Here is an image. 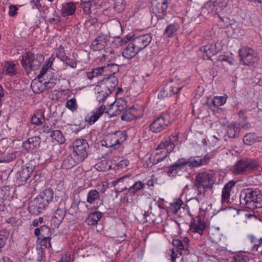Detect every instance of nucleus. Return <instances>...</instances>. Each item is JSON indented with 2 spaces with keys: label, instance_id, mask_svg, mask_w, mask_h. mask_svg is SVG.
<instances>
[{
  "label": "nucleus",
  "instance_id": "393cba45",
  "mask_svg": "<svg viewBox=\"0 0 262 262\" xmlns=\"http://www.w3.org/2000/svg\"><path fill=\"white\" fill-rule=\"evenodd\" d=\"M40 142L41 139L39 137H32L23 142L22 147L28 151H33L39 146Z\"/></svg>",
  "mask_w": 262,
  "mask_h": 262
},
{
  "label": "nucleus",
  "instance_id": "f8f14e48",
  "mask_svg": "<svg viewBox=\"0 0 262 262\" xmlns=\"http://www.w3.org/2000/svg\"><path fill=\"white\" fill-rule=\"evenodd\" d=\"M257 163L252 159L241 160L234 166V172L235 174H243L245 172L255 169Z\"/></svg>",
  "mask_w": 262,
  "mask_h": 262
},
{
  "label": "nucleus",
  "instance_id": "423d86ee",
  "mask_svg": "<svg viewBox=\"0 0 262 262\" xmlns=\"http://www.w3.org/2000/svg\"><path fill=\"white\" fill-rule=\"evenodd\" d=\"M119 67L115 63H108L106 66H102L95 68L92 71L87 73V77L92 80L99 76L104 77L115 76L114 75L118 72Z\"/></svg>",
  "mask_w": 262,
  "mask_h": 262
},
{
  "label": "nucleus",
  "instance_id": "dca6fc26",
  "mask_svg": "<svg viewBox=\"0 0 262 262\" xmlns=\"http://www.w3.org/2000/svg\"><path fill=\"white\" fill-rule=\"evenodd\" d=\"M169 116H160L157 118L150 124V128L154 133H160L165 129L171 122L168 119Z\"/></svg>",
  "mask_w": 262,
  "mask_h": 262
},
{
  "label": "nucleus",
  "instance_id": "6e6552de",
  "mask_svg": "<svg viewBox=\"0 0 262 262\" xmlns=\"http://www.w3.org/2000/svg\"><path fill=\"white\" fill-rule=\"evenodd\" d=\"M21 64L26 69L36 70L40 66L44 60V56L40 54H35L31 52H27L21 56Z\"/></svg>",
  "mask_w": 262,
  "mask_h": 262
},
{
  "label": "nucleus",
  "instance_id": "4468645a",
  "mask_svg": "<svg viewBox=\"0 0 262 262\" xmlns=\"http://www.w3.org/2000/svg\"><path fill=\"white\" fill-rule=\"evenodd\" d=\"M183 86H178L176 79H171L166 83V85L160 91L158 95L159 98L163 99L166 97L171 96L179 92Z\"/></svg>",
  "mask_w": 262,
  "mask_h": 262
},
{
  "label": "nucleus",
  "instance_id": "7c9ffc66",
  "mask_svg": "<svg viewBox=\"0 0 262 262\" xmlns=\"http://www.w3.org/2000/svg\"><path fill=\"white\" fill-rule=\"evenodd\" d=\"M107 88H109L112 93L115 90L118 85V79L116 76H110L104 78L101 81Z\"/></svg>",
  "mask_w": 262,
  "mask_h": 262
},
{
  "label": "nucleus",
  "instance_id": "c756f323",
  "mask_svg": "<svg viewBox=\"0 0 262 262\" xmlns=\"http://www.w3.org/2000/svg\"><path fill=\"white\" fill-rule=\"evenodd\" d=\"M76 8L75 4L72 2L63 4L62 8V15L63 16H68L74 14Z\"/></svg>",
  "mask_w": 262,
  "mask_h": 262
},
{
  "label": "nucleus",
  "instance_id": "e433bc0d",
  "mask_svg": "<svg viewBox=\"0 0 262 262\" xmlns=\"http://www.w3.org/2000/svg\"><path fill=\"white\" fill-rule=\"evenodd\" d=\"M45 120L44 113L42 112H37L31 117V123L33 124L40 125Z\"/></svg>",
  "mask_w": 262,
  "mask_h": 262
},
{
  "label": "nucleus",
  "instance_id": "39448f33",
  "mask_svg": "<svg viewBox=\"0 0 262 262\" xmlns=\"http://www.w3.org/2000/svg\"><path fill=\"white\" fill-rule=\"evenodd\" d=\"M127 135L122 131L112 132L106 135L101 141L103 146L116 149L120 144L126 140Z\"/></svg>",
  "mask_w": 262,
  "mask_h": 262
},
{
  "label": "nucleus",
  "instance_id": "c85d7f7f",
  "mask_svg": "<svg viewBox=\"0 0 262 262\" xmlns=\"http://www.w3.org/2000/svg\"><path fill=\"white\" fill-rule=\"evenodd\" d=\"M227 133L230 138H237L240 133V124L235 122L232 123L227 126Z\"/></svg>",
  "mask_w": 262,
  "mask_h": 262
},
{
  "label": "nucleus",
  "instance_id": "79ce46f5",
  "mask_svg": "<svg viewBox=\"0 0 262 262\" xmlns=\"http://www.w3.org/2000/svg\"><path fill=\"white\" fill-rule=\"evenodd\" d=\"M258 60L257 55L255 52L253 54L248 56L245 58L243 59L241 61L244 63L245 65L247 66H252L255 62Z\"/></svg>",
  "mask_w": 262,
  "mask_h": 262
},
{
  "label": "nucleus",
  "instance_id": "de8ad7c7",
  "mask_svg": "<svg viewBox=\"0 0 262 262\" xmlns=\"http://www.w3.org/2000/svg\"><path fill=\"white\" fill-rule=\"evenodd\" d=\"M114 9L118 12L122 11L125 7V3L124 0H115Z\"/></svg>",
  "mask_w": 262,
  "mask_h": 262
},
{
  "label": "nucleus",
  "instance_id": "3c124183",
  "mask_svg": "<svg viewBox=\"0 0 262 262\" xmlns=\"http://www.w3.org/2000/svg\"><path fill=\"white\" fill-rule=\"evenodd\" d=\"M66 107L73 112L75 111L77 108L76 99L73 98L68 100L66 103Z\"/></svg>",
  "mask_w": 262,
  "mask_h": 262
},
{
  "label": "nucleus",
  "instance_id": "1a4fd4ad",
  "mask_svg": "<svg viewBox=\"0 0 262 262\" xmlns=\"http://www.w3.org/2000/svg\"><path fill=\"white\" fill-rule=\"evenodd\" d=\"M74 156H75L80 162L83 161L88 156L89 145L86 141L83 139L75 140L73 143Z\"/></svg>",
  "mask_w": 262,
  "mask_h": 262
},
{
  "label": "nucleus",
  "instance_id": "a211bd4d",
  "mask_svg": "<svg viewBox=\"0 0 262 262\" xmlns=\"http://www.w3.org/2000/svg\"><path fill=\"white\" fill-rule=\"evenodd\" d=\"M33 171L32 167L22 166L16 172V182L19 185L25 183L30 178Z\"/></svg>",
  "mask_w": 262,
  "mask_h": 262
},
{
  "label": "nucleus",
  "instance_id": "052dcab7",
  "mask_svg": "<svg viewBox=\"0 0 262 262\" xmlns=\"http://www.w3.org/2000/svg\"><path fill=\"white\" fill-rule=\"evenodd\" d=\"M16 158L15 154L11 153L9 155H8L6 157L4 158L3 159H0V163L3 162H10L14 159H15Z\"/></svg>",
  "mask_w": 262,
  "mask_h": 262
},
{
  "label": "nucleus",
  "instance_id": "cd10ccee",
  "mask_svg": "<svg viewBox=\"0 0 262 262\" xmlns=\"http://www.w3.org/2000/svg\"><path fill=\"white\" fill-rule=\"evenodd\" d=\"M80 162V161L75 156H74V154L72 153L68 156L63 160L61 165V167L62 169H69L73 167Z\"/></svg>",
  "mask_w": 262,
  "mask_h": 262
},
{
  "label": "nucleus",
  "instance_id": "f3484780",
  "mask_svg": "<svg viewBox=\"0 0 262 262\" xmlns=\"http://www.w3.org/2000/svg\"><path fill=\"white\" fill-rule=\"evenodd\" d=\"M131 40L140 51L147 47L152 40L150 34H145L138 36H131Z\"/></svg>",
  "mask_w": 262,
  "mask_h": 262
},
{
  "label": "nucleus",
  "instance_id": "c9c22d12",
  "mask_svg": "<svg viewBox=\"0 0 262 262\" xmlns=\"http://www.w3.org/2000/svg\"><path fill=\"white\" fill-rule=\"evenodd\" d=\"M15 66V64L12 62H5L3 67L2 74L10 76L15 75L16 74Z\"/></svg>",
  "mask_w": 262,
  "mask_h": 262
},
{
  "label": "nucleus",
  "instance_id": "0e129e2a",
  "mask_svg": "<svg viewBox=\"0 0 262 262\" xmlns=\"http://www.w3.org/2000/svg\"><path fill=\"white\" fill-rule=\"evenodd\" d=\"M262 246V237L258 238L256 243L253 246V249L258 251V249Z\"/></svg>",
  "mask_w": 262,
  "mask_h": 262
},
{
  "label": "nucleus",
  "instance_id": "6e6d98bb",
  "mask_svg": "<svg viewBox=\"0 0 262 262\" xmlns=\"http://www.w3.org/2000/svg\"><path fill=\"white\" fill-rule=\"evenodd\" d=\"M62 61H63L66 64L70 66L71 68L73 69H75L77 67L76 61L73 59H71L69 58L68 56H67L64 59V60H62Z\"/></svg>",
  "mask_w": 262,
  "mask_h": 262
},
{
  "label": "nucleus",
  "instance_id": "8fccbe9b",
  "mask_svg": "<svg viewBox=\"0 0 262 262\" xmlns=\"http://www.w3.org/2000/svg\"><path fill=\"white\" fill-rule=\"evenodd\" d=\"M56 54L57 57L60 59L61 61L64 60V59L67 57L64 48L61 45H59L57 48Z\"/></svg>",
  "mask_w": 262,
  "mask_h": 262
},
{
  "label": "nucleus",
  "instance_id": "4be33fe9",
  "mask_svg": "<svg viewBox=\"0 0 262 262\" xmlns=\"http://www.w3.org/2000/svg\"><path fill=\"white\" fill-rule=\"evenodd\" d=\"M220 43H210L203 46L201 48V51L203 52L204 59H211L212 56L216 55L219 52L221 49L219 46Z\"/></svg>",
  "mask_w": 262,
  "mask_h": 262
},
{
  "label": "nucleus",
  "instance_id": "5fc2aeb1",
  "mask_svg": "<svg viewBox=\"0 0 262 262\" xmlns=\"http://www.w3.org/2000/svg\"><path fill=\"white\" fill-rule=\"evenodd\" d=\"M218 60L226 62L231 65L234 64V59L233 58V57L230 56L226 55H220L219 56Z\"/></svg>",
  "mask_w": 262,
  "mask_h": 262
},
{
  "label": "nucleus",
  "instance_id": "4d7b16f0",
  "mask_svg": "<svg viewBox=\"0 0 262 262\" xmlns=\"http://www.w3.org/2000/svg\"><path fill=\"white\" fill-rule=\"evenodd\" d=\"M234 262H249L247 256L242 254H237L234 256Z\"/></svg>",
  "mask_w": 262,
  "mask_h": 262
},
{
  "label": "nucleus",
  "instance_id": "603ef678",
  "mask_svg": "<svg viewBox=\"0 0 262 262\" xmlns=\"http://www.w3.org/2000/svg\"><path fill=\"white\" fill-rule=\"evenodd\" d=\"M226 102V99L223 97H215L212 100V103L215 106L223 105Z\"/></svg>",
  "mask_w": 262,
  "mask_h": 262
},
{
  "label": "nucleus",
  "instance_id": "2eb2a0df",
  "mask_svg": "<svg viewBox=\"0 0 262 262\" xmlns=\"http://www.w3.org/2000/svg\"><path fill=\"white\" fill-rule=\"evenodd\" d=\"M151 8L152 12L158 19H162L166 15L167 0H152Z\"/></svg>",
  "mask_w": 262,
  "mask_h": 262
},
{
  "label": "nucleus",
  "instance_id": "6ab92c4d",
  "mask_svg": "<svg viewBox=\"0 0 262 262\" xmlns=\"http://www.w3.org/2000/svg\"><path fill=\"white\" fill-rule=\"evenodd\" d=\"M186 166V163L184 158L179 159L177 161L169 166L166 173L167 176L170 177H176L177 176H180L182 172V168Z\"/></svg>",
  "mask_w": 262,
  "mask_h": 262
},
{
  "label": "nucleus",
  "instance_id": "ea45409f",
  "mask_svg": "<svg viewBox=\"0 0 262 262\" xmlns=\"http://www.w3.org/2000/svg\"><path fill=\"white\" fill-rule=\"evenodd\" d=\"M254 52H255L254 50L250 47H243L241 48L238 51L241 60L245 58L250 54H253Z\"/></svg>",
  "mask_w": 262,
  "mask_h": 262
},
{
  "label": "nucleus",
  "instance_id": "69168bd1",
  "mask_svg": "<svg viewBox=\"0 0 262 262\" xmlns=\"http://www.w3.org/2000/svg\"><path fill=\"white\" fill-rule=\"evenodd\" d=\"M53 128L51 124H45L42 127V131L45 133H52Z\"/></svg>",
  "mask_w": 262,
  "mask_h": 262
},
{
  "label": "nucleus",
  "instance_id": "f03ea898",
  "mask_svg": "<svg viewBox=\"0 0 262 262\" xmlns=\"http://www.w3.org/2000/svg\"><path fill=\"white\" fill-rule=\"evenodd\" d=\"M239 199L241 204L249 209L254 210L261 207L262 194L259 191L245 189L241 191Z\"/></svg>",
  "mask_w": 262,
  "mask_h": 262
},
{
  "label": "nucleus",
  "instance_id": "bf43d9fd",
  "mask_svg": "<svg viewBox=\"0 0 262 262\" xmlns=\"http://www.w3.org/2000/svg\"><path fill=\"white\" fill-rule=\"evenodd\" d=\"M99 117H100L96 113H95L90 117L88 116L86 118H85V120L86 122H88L90 125H92L98 120Z\"/></svg>",
  "mask_w": 262,
  "mask_h": 262
},
{
  "label": "nucleus",
  "instance_id": "e2e57ef3",
  "mask_svg": "<svg viewBox=\"0 0 262 262\" xmlns=\"http://www.w3.org/2000/svg\"><path fill=\"white\" fill-rule=\"evenodd\" d=\"M157 151H159V150H157ZM163 152H162V150L161 151H157V152L156 154V155L154 156H150V158H149V160L151 162H152L154 164H158L159 162H156V161H155L156 159H155L156 158V157L159 155V156L160 157V158H162V156L163 155V154H162Z\"/></svg>",
  "mask_w": 262,
  "mask_h": 262
},
{
  "label": "nucleus",
  "instance_id": "58836bf2",
  "mask_svg": "<svg viewBox=\"0 0 262 262\" xmlns=\"http://www.w3.org/2000/svg\"><path fill=\"white\" fill-rule=\"evenodd\" d=\"M50 137L57 141L59 144L63 143L65 141V138L62 132L58 130H53L50 135Z\"/></svg>",
  "mask_w": 262,
  "mask_h": 262
},
{
  "label": "nucleus",
  "instance_id": "680f3d73",
  "mask_svg": "<svg viewBox=\"0 0 262 262\" xmlns=\"http://www.w3.org/2000/svg\"><path fill=\"white\" fill-rule=\"evenodd\" d=\"M18 10L17 7L15 5H10L9 7V15L11 16H14L17 14V11Z\"/></svg>",
  "mask_w": 262,
  "mask_h": 262
},
{
  "label": "nucleus",
  "instance_id": "338daca9",
  "mask_svg": "<svg viewBox=\"0 0 262 262\" xmlns=\"http://www.w3.org/2000/svg\"><path fill=\"white\" fill-rule=\"evenodd\" d=\"M129 162L127 160H122L118 163V166L121 169L126 168L129 164Z\"/></svg>",
  "mask_w": 262,
  "mask_h": 262
},
{
  "label": "nucleus",
  "instance_id": "09e8293b",
  "mask_svg": "<svg viewBox=\"0 0 262 262\" xmlns=\"http://www.w3.org/2000/svg\"><path fill=\"white\" fill-rule=\"evenodd\" d=\"M40 82H33L31 84V87L34 93L39 94L43 92L46 88L40 87Z\"/></svg>",
  "mask_w": 262,
  "mask_h": 262
},
{
  "label": "nucleus",
  "instance_id": "aec40b11",
  "mask_svg": "<svg viewBox=\"0 0 262 262\" xmlns=\"http://www.w3.org/2000/svg\"><path fill=\"white\" fill-rule=\"evenodd\" d=\"M109 39L110 36L108 35L101 33L92 41L90 48L94 51L103 50L107 45V42L109 41Z\"/></svg>",
  "mask_w": 262,
  "mask_h": 262
},
{
  "label": "nucleus",
  "instance_id": "37998d69",
  "mask_svg": "<svg viewBox=\"0 0 262 262\" xmlns=\"http://www.w3.org/2000/svg\"><path fill=\"white\" fill-rule=\"evenodd\" d=\"M183 204L182 201L180 199H175L172 203H171L169 207L170 211L173 214H176Z\"/></svg>",
  "mask_w": 262,
  "mask_h": 262
},
{
  "label": "nucleus",
  "instance_id": "5701e85b",
  "mask_svg": "<svg viewBox=\"0 0 262 262\" xmlns=\"http://www.w3.org/2000/svg\"><path fill=\"white\" fill-rule=\"evenodd\" d=\"M206 226L205 222L202 220L200 216H197L191 221L190 229L193 232L199 233L202 235L203 234Z\"/></svg>",
  "mask_w": 262,
  "mask_h": 262
},
{
  "label": "nucleus",
  "instance_id": "bb28decb",
  "mask_svg": "<svg viewBox=\"0 0 262 262\" xmlns=\"http://www.w3.org/2000/svg\"><path fill=\"white\" fill-rule=\"evenodd\" d=\"M236 184V181L231 180L225 185L222 191V200L224 203H228L230 200V192Z\"/></svg>",
  "mask_w": 262,
  "mask_h": 262
},
{
  "label": "nucleus",
  "instance_id": "13d9d810",
  "mask_svg": "<svg viewBox=\"0 0 262 262\" xmlns=\"http://www.w3.org/2000/svg\"><path fill=\"white\" fill-rule=\"evenodd\" d=\"M172 244L173 246L175 247V249H178V250L185 249V245H184L180 239H173L172 241Z\"/></svg>",
  "mask_w": 262,
  "mask_h": 262
},
{
  "label": "nucleus",
  "instance_id": "f257e3e1",
  "mask_svg": "<svg viewBox=\"0 0 262 262\" xmlns=\"http://www.w3.org/2000/svg\"><path fill=\"white\" fill-rule=\"evenodd\" d=\"M54 191L52 188H47L39 193V195L31 201L28 207L29 212L38 215L48 206L52 201L55 202Z\"/></svg>",
  "mask_w": 262,
  "mask_h": 262
},
{
  "label": "nucleus",
  "instance_id": "49530a36",
  "mask_svg": "<svg viewBox=\"0 0 262 262\" xmlns=\"http://www.w3.org/2000/svg\"><path fill=\"white\" fill-rule=\"evenodd\" d=\"M211 3L212 4V5L215 7L216 11H217L219 9H222L227 5L226 0H214L212 1Z\"/></svg>",
  "mask_w": 262,
  "mask_h": 262
},
{
  "label": "nucleus",
  "instance_id": "774afa93",
  "mask_svg": "<svg viewBox=\"0 0 262 262\" xmlns=\"http://www.w3.org/2000/svg\"><path fill=\"white\" fill-rule=\"evenodd\" d=\"M106 106L104 105H101L97 110L96 113L100 117L104 113Z\"/></svg>",
  "mask_w": 262,
  "mask_h": 262
},
{
  "label": "nucleus",
  "instance_id": "2f4dec72",
  "mask_svg": "<svg viewBox=\"0 0 262 262\" xmlns=\"http://www.w3.org/2000/svg\"><path fill=\"white\" fill-rule=\"evenodd\" d=\"M86 201L90 204L94 203L95 201H98L99 205L102 204V201L100 199L99 192L96 189L91 190L88 192Z\"/></svg>",
  "mask_w": 262,
  "mask_h": 262
},
{
  "label": "nucleus",
  "instance_id": "a19ab883",
  "mask_svg": "<svg viewBox=\"0 0 262 262\" xmlns=\"http://www.w3.org/2000/svg\"><path fill=\"white\" fill-rule=\"evenodd\" d=\"M131 40V36L129 37L126 36L124 38H120V37H115L113 42L117 47L122 46L127 43Z\"/></svg>",
  "mask_w": 262,
  "mask_h": 262
},
{
  "label": "nucleus",
  "instance_id": "0eeeda50",
  "mask_svg": "<svg viewBox=\"0 0 262 262\" xmlns=\"http://www.w3.org/2000/svg\"><path fill=\"white\" fill-rule=\"evenodd\" d=\"M160 208V205L154 203L153 204L149 205L148 210L143 211L141 210L138 211L136 213V217L142 224L145 223H148L150 224L155 223L156 216L158 214Z\"/></svg>",
  "mask_w": 262,
  "mask_h": 262
},
{
  "label": "nucleus",
  "instance_id": "c03bdc74",
  "mask_svg": "<svg viewBox=\"0 0 262 262\" xmlns=\"http://www.w3.org/2000/svg\"><path fill=\"white\" fill-rule=\"evenodd\" d=\"M255 137L256 136L254 134H247L243 138L244 143L246 145H252L255 142Z\"/></svg>",
  "mask_w": 262,
  "mask_h": 262
},
{
  "label": "nucleus",
  "instance_id": "a18cd8bd",
  "mask_svg": "<svg viewBox=\"0 0 262 262\" xmlns=\"http://www.w3.org/2000/svg\"><path fill=\"white\" fill-rule=\"evenodd\" d=\"M40 230L41 232V237H42L45 241H49L50 238L49 235L50 234V228L46 225H43L40 227Z\"/></svg>",
  "mask_w": 262,
  "mask_h": 262
},
{
  "label": "nucleus",
  "instance_id": "9b49d317",
  "mask_svg": "<svg viewBox=\"0 0 262 262\" xmlns=\"http://www.w3.org/2000/svg\"><path fill=\"white\" fill-rule=\"evenodd\" d=\"M134 182L133 177L131 175H125L112 182V185L115 187V191L119 194L126 191L128 194V188Z\"/></svg>",
  "mask_w": 262,
  "mask_h": 262
},
{
  "label": "nucleus",
  "instance_id": "4c0bfd02",
  "mask_svg": "<svg viewBox=\"0 0 262 262\" xmlns=\"http://www.w3.org/2000/svg\"><path fill=\"white\" fill-rule=\"evenodd\" d=\"M179 28V25L177 23L169 24L166 28L164 34L167 37H171L176 33Z\"/></svg>",
  "mask_w": 262,
  "mask_h": 262
},
{
  "label": "nucleus",
  "instance_id": "412c9836",
  "mask_svg": "<svg viewBox=\"0 0 262 262\" xmlns=\"http://www.w3.org/2000/svg\"><path fill=\"white\" fill-rule=\"evenodd\" d=\"M210 158L207 155H205L204 157L201 156H192L188 159L184 158L186 165H188L190 167H197L200 166L206 165L209 161Z\"/></svg>",
  "mask_w": 262,
  "mask_h": 262
},
{
  "label": "nucleus",
  "instance_id": "9d476101",
  "mask_svg": "<svg viewBox=\"0 0 262 262\" xmlns=\"http://www.w3.org/2000/svg\"><path fill=\"white\" fill-rule=\"evenodd\" d=\"M55 200L57 203H59V206L56 210L54 216L51 219V224L53 228H57L65 217L66 210L64 207V202L63 204L62 203V198L61 196L55 194Z\"/></svg>",
  "mask_w": 262,
  "mask_h": 262
},
{
  "label": "nucleus",
  "instance_id": "a878e982",
  "mask_svg": "<svg viewBox=\"0 0 262 262\" xmlns=\"http://www.w3.org/2000/svg\"><path fill=\"white\" fill-rule=\"evenodd\" d=\"M130 41L122 53V56L128 59L134 57L139 52L135 45H134V42L132 40Z\"/></svg>",
  "mask_w": 262,
  "mask_h": 262
},
{
  "label": "nucleus",
  "instance_id": "b1692460",
  "mask_svg": "<svg viewBox=\"0 0 262 262\" xmlns=\"http://www.w3.org/2000/svg\"><path fill=\"white\" fill-rule=\"evenodd\" d=\"M95 91L97 94L96 99L99 102L103 101L112 92L101 81L96 85Z\"/></svg>",
  "mask_w": 262,
  "mask_h": 262
},
{
  "label": "nucleus",
  "instance_id": "473e14b6",
  "mask_svg": "<svg viewBox=\"0 0 262 262\" xmlns=\"http://www.w3.org/2000/svg\"><path fill=\"white\" fill-rule=\"evenodd\" d=\"M13 191L9 186H3L0 189V197L7 201L12 198Z\"/></svg>",
  "mask_w": 262,
  "mask_h": 262
},
{
  "label": "nucleus",
  "instance_id": "f704fd0d",
  "mask_svg": "<svg viewBox=\"0 0 262 262\" xmlns=\"http://www.w3.org/2000/svg\"><path fill=\"white\" fill-rule=\"evenodd\" d=\"M102 217L101 213L96 211L91 213L86 220V222L89 225H95Z\"/></svg>",
  "mask_w": 262,
  "mask_h": 262
},
{
  "label": "nucleus",
  "instance_id": "864d4df0",
  "mask_svg": "<svg viewBox=\"0 0 262 262\" xmlns=\"http://www.w3.org/2000/svg\"><path fill=\"white\" fill-rule=\"evenodd\" d=\"M180 250H178V249H172L170 254L172 262H176V259L182 255V253Z\"/></svg>",
  "mask_w": 262,
  "mask_h": 262
},
{
  "label": "nucleus",
  "instance_id": "ddd939ff",
  "mask_svg": "<svg viewBox=\"0 0 262 262\" xmlns=\"http://www.w3.org/2000/svg\"><path fill=\"white\" fill-rule=\"evenodd\" d=\"M174 147V144L171 141V139L170 137L164 139L156 148L157 150H160L162 149L163 152L162 154H163V155L162 156V158H160L159 155H158L155 159H156L155 160L156 162H160L164 160V159L166 158L168 155L173 151Z\"/></svg>",
  "mask_w": 262,
  "mask_h": 262
},
{
  "label": "nucleus",
  "instance_id": "20e7f679",
  "mask_svg": "<svg viewBox=\"0 0 262 262\" xmlns=\"http://www.w3.org/2000/svg\"><path fill=\"white\" fill-rule=\"evenodd\" d=\"M215 182V178L212 173L202 172L195 176L194 185L198 189L199 194L201 193V191L199 189H203V195L205 196L206 190H211Z\"/></svg>",
  "mask_w": 262,
  "mask_h": 262
},
{
  "label": "nucleus",
  "instance_id": "72a5a7b5",
  "mask_svg": "<svg viewBox=\"0 0 262 262\" xmlns=\"http://www.w3.org/2000/svg\"><path fill=\"white\" fill-rule=\"evenodd\" d=\"M144 187V184L141 181H134V182L130 184L128 188V194L130 196H134L137 192L143 189Z\"/></svg>",
  "mask_w": 262,
  "mask_h": 262
},
{
  "label": "nucleus",
  "instance_id": "7ed1b4c3",
  "mask_svg": "<svg viewBox=\"0 0 262 262\" xmlns=\"http://www.w3.org/2000/svg\"><path fill=\"white\" fill-rule=\"evenodd\" d=\"M54 59V57H51L48 60V62L43 66L40 73L37 76L38 79H43L40 82L45 81L43 83L46 89H52L57 83L56 75L49 69L50 68L51 70H55L52 67Z\"/></svg>",
  "mask_w": 262,
  "mask_h": 262
}]
</instances>
